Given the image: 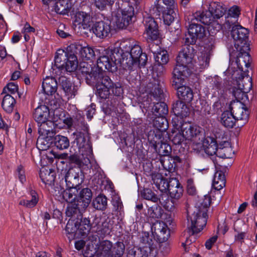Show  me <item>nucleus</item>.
I'll list each match as a JSON object with an SVG mask.
<instances>
[{
	"instance_id": "obj_16",
	"label": "nucleus",
	"mask_w": 257,
	"mask_h": 257,
	"mask_svg": "<svg viewBox=\"0 0 257 257\" xmlns=\"http://www.w3.org/2000/svg\"><path fill=\"white\" fill-rule=\"evenodd\" d=\"M160 134L156 135L155 132L150 133L148 136V140L152 145L154 149L159 154L160 157L168 156L171 153V146L167 143H162Z\"/></svg>"
},
{
	"instance_id": "obj_11",
	"label": "nucleus",
	"mask_w": 257,
	"mask_h": 257,
	"mask_svg": "<svg viewBox=\"0 0 257 257\" xmlns=\"http://www.w3.org/2000/svg\"><path fill=\"white\" fill-rule=\"evenodd\" d=\"M237 54L235 64L241 73L240 77L248 76V69L250 66V56L249 54L250 47L248 46H242L240 50L235 48Z\"/></svg>"
},
{
	"instance_id": "obj_43",
	"label": "nucleus",
	"mask_w": 257,
	"mask_h": 257,
	"mask_svg": "<svg viewBox=\"0 0 257 257\" xmlns=\"http://www.w3.org/2000/svg\"><path fill=\"white\" fill-rule=\"evenodd\" d=\"M80 189V188L76 187H67L61 193V195L63 199L68 203H77V193Z\"/></svg>"
},
{
	"instance_id": "obj_25",
	"label": "nucleus",
	"mask_w": 257,
	"mask_h": 257,
	"mask_svg": "<svg viewBox=\"0 0 257 257\" xmlns=\"http://www.w3.org/2000/svg\"><path fill=\"white\" fill-rule=\"evenodd\" d=\"M86 208L80 203H70L67 207L66 215L70 218L69 220L83 221V212Z\"/></svg>"
},
{
	"instance_id": "obj_10",
	"label": "nucleus",
	"mask_w": 257,
	"mask_h": 257,
	"mask_svg": "<svg viewBox=\"0 0 257 257\" xmlns=\"http://www.w3.org/2000/svg\"><path fill=\"white\" fill-rule=\"evenodd\" d=\"M186 27L188 28V36H186L185 43L194 44L198 39L203 38L206 34V30L204 27L200 24H196L195 20L188 18V22L185 23Z\"/></svg>"
},
{
	"instance_id": "obj_56",
	"label": "nucleus",
	"mask_w": 257,
	"mask_h": 257,
	"mask_svg": "<svg viewBox=\"0 0 257 257\" xmlns=\"http://www.w3.org/2000/svg\"><path fill=\"white\" fill-rule=\"evenodd\" d=\"M53 140L55 146L59 150L67 149L70 145L69 139L65 136L57 135L54 137Z\"/></svg>"
},
{
	"instance_id": "obj_47",
	"label": "nucleus",
	"mask_w": 257,
	"mask_h": 257,
	"mask_svg": "<svg viewBox=\"0 0 257 257\" xmlns=\"http://www.w3.org/2000/svg\"><path fill=\"white\" fill-rule=\"evenodd\" d=\"M40 177L44 183L50 185L53 184L55 181V173L51 169H44L40 170Z\"/></svg>"
},
{
	"instance_id": "obj_60",
	"label": "nucleus",
	"mask_w": 257,
	"mask_h": 257,
	"mask_svg": "<svg viewBox=\"0 0 257 257\" xmlns=\"http://www.w3.org/2000/svg\"><path fill=\"white\" fill-rule=\"evenodd\" d=\"M125 246L122 242H117L112 246L111 250L110 256L121 257L124 253Z\"/></svg>"
},
{
	"instance_id": "obj_23",
	"label": "nucleus",
	"mask_w": 257,
	"mask_h": 257,
	"mask_svg": "<svg viewBox=\"0 0 257 257\" xmlns=\"http://www.w3.org/2000/svg\"><path fill=\"white\" fill-rule=\"evenodd\" d=\"M63 122L67 125L68 128L74 127L76 132L86 131L89 129L87 124L85 122L84 117L80 113L76 114L72 117H67L64 119Z\"/></svg>"
},
{
	"instance_id": "obj_63",
	"label": "nucleus",
	"mask_w": 257,
	"mask_h": 257,
	"mask_svg": "<svg viewBox=\"0 0 257 257\" xmlns=\"http://www.w3.org/2000/svg\"><path fill=\"white\" fill-rule=\"evenodd\" d=\"M141 242L145 244L146 246L144 247H149L153 244V240L152 239V236L150 235L149 232H145L142 233L140 238Z\"/></svg>"
},
{
	"instance_id": "obj_1",
	"label": "nucleus",
	"mask_w": 257,
	"mask_h": 257,
	"mask_svg": "<svg viewBox=\"0 0 257 257\" xmlns=\"http://www.w3.org/2000/svg\"><path fill=\"white\" fill-rule=\"evenodd\" d=\"M211 202L210 195L204 196V198L200 200L197 204L196 211L191 215L188 214V227L185 232L186 241L183 242L184 246L186 244H191L194 242L196 238V234L202 230L207 223V211Z\"/></svg>"
},
{
	"instance_id": "obj_42",
	"label": "nucleus",
	"mask_w": 257,
	"mask_h": 257,
	"mask_svg": "<svg viewBox=\"0 0 257 257\" xmlns=\"http://www.w3.org/2000/svg\"><path fill=\"white\" fill-rule=\"evenodd\" d=\"M209 10L214 19L220 18L226 12V9L223 7L222 4L216 2H212L210 3Z\"/></svg>"
},
{
	"instance_id": "obj_28",
	"label": "nucleus",
	"mask_w": 257,
	"mask_h": 257,
	"mask_svg": "<svg viewBox=\"0 0 257 257\" xmlns=\"http://www.w3.org/2000/svg\"><path fill=\"white\" fill-rule=\"evenodd\" d=\"M38 133L39 135L47 136V138L51 139L56 134L55 123L49 119L42 123L38 124Z\"/></svg>"
},
{
	"instance_id": "obj_31",
	"label": "nucleus",
	"mask_w": 257,
	"mask_h": 257,
	"mask_svg": "<svg viewBox=\"0 0 257 257\" xmlns=\"http://www.w3.org/2000/svg\"><path fill=\"white\" fill-rule=\"evenodd\" d=\"M168 191L171 197L176 199H179L183 193V187L176 178L170 179V186Z\"/></svg>"
},
{
	"instance_id": "obj_50",
	"label": "nucleus",
	"mask_w": 257,
	"mask_h": 257,
	"mask_svg": "<svg viewBox=\"0 0 257 257\" xmlns=\"http://www.w3.org/2000/svg\"><path fill=\"white\" fill-rule=\"evenodd\" d=\"M154 101V106L152 108V112L156 116H164L168 113V109L167 104L160 101Z\"/></svg>"
},
{
	"instance_id": "obj_14",
	"label": "nucleus",
	"mask_w": 257,
	"mask_h": 257,
	"mask_svg": "<svg viewBox=\"0 0 257 257\" xmlns=\"http://www.w3.org/2000/svg\"><path fill=\"white\" fill-rule=\"evenodd\" d=\"M248 29L240 25L236 24L232 26L231 36L234 41L235 48L240 50L242 46H248L249 47V44L248 42Z\"/></svg>"
},
{
	"instance_id": "obj_3",
	"label": "nucleus",
	"mask_w": 257,
	"mask_h": 257,
	"mask_svg": "<svg viewBox=\"0 0 257 257\" xmlns=\"http://www.w3.org/2000/svg\"><path fill=\"white\" fill-rule=\"evenodd\" d=\"M75 44H71L67 48L66 51L58 50L55 56V66L60 70L64 69L67 72H74L78 67L76 56L73 52Z\"/></svg>"
},
{
	"instance_id": "obj_26",
	"label": "nucleus",
	"mask_w": 257,
	"mask_h": 257,
	"mask_svg": "<svg viewBox=\"0 0 257 257\" xmlns=\"http://www.w3.org/2000/svg\"><path fill=\"white\" fill-rule=\"evenodd\" d=\"M90 30L97 38L104 39L110 33V23L104 21L96 22L92 25Z\"/></svg>"
},
{
	"instance_id": "obj_48",
	"label": "nucleus",
	"mask_w": 257,
	"mask_h": 257,
	"mask_svg": "<svg viewBox=\"0 0 257 257\" xmlns=\"http://www.w3.org/2000/svg\"><path fill=\"white\" fill-rule=\"evenodd\" d=\"M209 87L213 95L215 96L221 93L224 87L222 83V79L218 76L214 77L210 81Z\"/></svg>"
},
{
	"instance_id": "obj_30",
	"label": "nucleus",
	"mask_w": 257,
	"mask_h": 257,
	"mask_svg": "<svg viewBox=\"0 0 257 257\" xmlns=\"http://www.w3.org/2000/svg\"><path fill=\"white\" fill-rule=\"evenodd\" d=\"M93 13L91 11L88 12L79 11L75 15V22L81 24L84 29L90 28L93 23Z\"/></svg>"
},
{
	"instance_id": "obj_20",
	"label": "nucleus",
	"mask_w": 257,
	"mask_h": 257,
	"mask_svg": "<svg viewBox=\"0 0 257 257\" xmlns=\"http://www.w3.org/2000/svg\"><path fill=\"white\" fill-rule=\"evenodd\" d=\"M148 41H155L160 38L158 26L155 19L150 16L145 17L143 21Z\"/></svg>"
},
{
	"instance_id": "obj_45",
	"label": "nucleus",
	"mask_w": 257,
	"mask_h": 257,
	"mask_svg": "<svg viewBox=\"0 0 257 257\" xmlns=\"http://www.w3.org/2000/svg\"><path fill=\"white\" fill-rule=\"evenodd\" d=\"M146 215L151 221L154 220L157 221L158 219L162 217L163 213V210L157 204H155L151 206H149Z\"/></svg>"
},
{
	"instance_id": "obj_49",
	"label": "nucleus",
	"mask_w": 257,
	"mask_h": 257,
	"mask_svg": "<svg viewBox=\"0 0 257 257\" xmlns=\"http://www.w3.org/2000/svg\"><path fill=\"white\" fill-rule=\"evenodd\" d=\"M225 175L221 171H217L214 175L212 185L214 189L220 190L225 186Z\"/></svg>"
},
{
	"instance_id": "obj_19",
	"label": "nucleus",
	"mask_w": 257,
	"mask_h": 257,
	"mask_svg": "<svg viewBox=\"0 0 257 257\" xmlns=\"http://www.w3.org/2000/svg\"><path fill=\"white\" fill-rule=\"evenodd\" d=\"M81 169L78 167H71L65 175V181L68 188H80L82 180L80 178Z\"/></svg>"
},
{
	"instance_id": "obj_37",
	"label": "nucleus",
	"mask_w": 257,
	"mask_h": 257,
	"mask_svg": "<svg viewBox=\"0 0 257 257\" xmlns=\"http://www.w3.org/2000/svg\"><path fill=\"white\" fill-rule=\"evenodd\" d=\"M189 17L195 21H200L202 23L207 25H209L211 24L214 19L209 10H208V11H205L202 12L197 11L192 15L189 16Z\"/></svg>"
},
{
	"instance_id": "obj_9",
	"label": "nucleus",
	"mask_w": 257,
	"mask_h": 257,
	"mask_svg": "<svg viewBox=\"0 0 257 257\" xmlns=\"http://www.w3.org/2000/svg\"><path fill=\"white\" fill-rule=\"evenodd\" d=\"M236 87L233 88L232 94L237 100V102L244 103L248 100L247 93L252 87L251 78L248 76L238 77L236 80Z\"/></svg>"
},
{
	"instance_id": "obj_53",
	"label": "nucleus",
	"mask_w": 257,
	"mask_h": 257,
	"mask_svg": "<svg viewBox=\"0 0 257 257\" xmlns=\"http://www.w3.org/2000/svg\"><path fill=\"white\" fill-rule=\"evenodd\" d=\"M16 103L15 99L11 95L6 94L3 99L2 106L3 109L8 113H11Z\"/></svg>"
},
{
	"instance_id": "obj_36",
	"label": "nucleus",
	"mask_w": 257,
	"mask_h": 257,
	"mask_svg": "<svg viewBox=\"0 0 257 257\" xmlns=\"http://www.w3.org/2000/svg\"><path fill=\"white\" fill-rule=\"evenodd\" d=\"M156 8L159 13L163 14L164 23L167 25H170L176 16V14L174 11V9H165V8L161 6L160 4L156 5Z\"/></svg>"
},
{
	"instance_id": "obj_44",
	"label": "nucleus",
	"mask_w": 257,
	"mask_h": 257,
	"mask_svg": "<svg viewBox=\"0 0 257 257\" xmlns=\"http://www.w3.org/2000/svg\"><path fill=\"white\" fill-rule=\"evenodd\" d=\"M214 46L211 44L208 47H205L204 52L198 57V62L201 68H205L209 66L210 56L212 55V49Z\"/></svg>"
},
{
	"instance_id": "obj_35",
	"label": "nucleus",
	"mask_w": 257,
	"mask_h": 257,
	"mask_svg": "<svg viewBox=\"0 0 257 257\" xmlns=\"http://www.w3.org/2000/svg\"><path fill=\"white\" fill-rule=\"evenodd\" d=\"M154 57L156 63L158 65L157 69H159L160 72L158 73L160 75H162L165 69L163 67L164 65H166L169 61V56L166 51H160L157 53L153 52Z\"/></svg>"
},
{
	"instance_id": "obj_54",
	"label": "nucleus",
	"mask_w": 257,
	"mask_h": 257,
	"mask_svg": "<svg viewBox=\"0 0 257 257\" xmlns=\"http://www.w3.org/2000/svg\"><path fill=\"white\" fill-rule=\"evenodd\" d=\"M70 8L69 0H59L55 4V10L57 14L64 15L69 12Z\"/></svg>"
},
{
	"instance_id": "obj_29",
	"label": "nucleus",
	"mask_w": 257,
	"mask_h": 257,
	"mask_svg": "<svg viewBox=\"0 0 257 257\" xmlns=\"http://www.w3.org/2000/svg\"><path fill=\"white\" fill-rule=\"evenodd\" d=\"M141 195L143 198L146 200H151L154 203H157L158 201H160V203L166 209H168L169 208L170 200L168 195L164 196L166 198V200L162 201L163 200V196L162 197V199L159 198L158 196L151 189L149 188H145L141 192Z\"/></svg>"
},
{
	"instance_id": "obj_5",
	"label": "nucleus",
	"mask_w": 257,
	"mask_h": 257,
	"mask_svg": "<svg viewBox=\"0 0 257 257\" xmlns=\"http://www.w3.org/2000/svg\"><path fill=\"white\" fill-rule=\"evenodd\" d=\"M190 45L185 43L177 57V64L172 71V73H175V69H178L179 72L176 73V75H178V74L188 77L191 74L192 71L188 65L192 62L194 56L195 49Z\"/></svg>"
},
{
	"instance_id": "obj_15",
	"label": "nucleus",
	"mask_w": 257,
	"mask_h": 257,
	"mask_svg": "<svg viewBox=\"0 0 257 257\" xmlns=\"http://www.w3.org/2000/svg\"><path fill=\"white\" fill-rule=\"evenodd\" d=\"M96 89V94L101 99H105L108 97L110 93V89L113 86V82L109 76L102 74L94 85Z\"/></svg>"
},
{
	"instance_id": "obj_46",
	"label": "nucleus",
	"mask_w": 257,
	"mask_h": 257,
	"mask_svg": "<svg viewBox=\"0 0 257 257\" xmlns=\"http://www.w3.org/2000/svg\"><path fill=\"white\" fill-rule=\"evenodd\" d=\"M77 50H78L80 53L81 57L85 58L86 60H90L94 58L95 56V52H97V50L95 51L92 49L91 47L86 46L82 47L81 46L74 48V52L77 53Z\"/></svg>"
},
{
	"instance_id": "obj_64",
	"label": "nucleus",
	"mask_w": 257,
	"mask_h": 257,
	"mask_svg": "<svg viewBox=\"0 0 257 257\" xmlns=\"http://www.w3.org/2000/svg\"><path fill=\"white\" fill-rule=\"evenodd\" d=\"M18 90V86L14 82L9 83L3 89L2 94H8L10 92L11 94H15Z\"/></svg>"
},
{
	"instance_id": "obj_57",
	"label": "nucleus",
	"mask_w": 257,
	"mask_h": 257,
	"mask_svg": "<svg viewBox=\"0 0 257 257\" xmlns=\"http://www.w3.org/2000/svg\"><path fill=\"white\" fill-rule=\"evenodd\" d=\"M30 195L31 196V199L21 200L19 202V204L29 208L35 207L39 200L38 194L35 191L32 190L30 191Z\"/></svg>"
},
{
	"instance_id": "obj_39",
	"label": "nucleus",
	"mask_w": 257,
	"mask_h": 257,
	"mask_svg": "<svg viewBox=\"0 0 257 257\" xmlns=\"http://www.w3.org/2000/svg\"><path fill=\"white\" fill-rule=\"evenodd\" d=\"M92 193L91 190L88 188H83L77 193V203L83 205V207H87L91 202Z\"/></svg>"
},
{
	"instance_id": "obj_2",
	"label": "nucleus",
	"mask_w": 257,
	"mask_h": 257,
	"mask_svg": "<svg viewBox=\"0 0 257 257\" xmlns=\"http://www.w3.org/2000/svg\"><path fill=\"white\" fill-rule=\"evenodd\" d=\"M130 51L126 50L125 52L119 49V53L121 54V67L123 69L133 70L138 67H144L147 62L148 57L145 53H143L141 46L138 44L134 45L129 44Z\"/></svg>"
},
{
	"instance_id": "obj_18",
	"label": "nucleus",
	"mask_w": 257,
	"mask_h": 257,
	"mask_svg": "<svg viewBox=\"0 0 257 257\" xmlns=\"http://www.w3.org/2000/svg\"><path fill=\"white\" fill-rule=\"evenodd\" d=\"M201 141L205 152L209 156L216 155L220 158H228L225 153L220 154V152H217L218 149L220 150L219 151H221L223 150L224 147H222L221 144H220L219 147H218L217 142L214 138L207 137L205 138H204Z\"/></svg>"
},
{
	"instance_id": "obj_27",
	"label": "nucleus",
	"mask_w": 257,
	"mask_h": 257,
	"mask_svg": "<svg viewBox=\"0 0 257 257\" xmlns=\"http://www.w3.org/2000/svg\"><path fill=\"white\" fill-rule=\"evenodd\" d=\"M230 110L237 120H242L245 123L248 119L249 111L243 102H236L230 107Z\"/></svg>"
},
{
	"instance_id": "obj_24",
	"label": "nucleus",
	"mask_w": 257,
	"mask_h": 257,
	"mask_svg": "<svg viewBox=\"0 0 257 257\" xmlns=\"http://www.w3.org/2000/svg\"><path fill=\"white\" fill-rule=\"evenodd\" d=\"M151 229L154 237L160 242L166 241L170 236V231L166 224L162 221H157L153 223Z\"/></svg>"
},
{
	"instance_id": "obj_61",
	"label": "nucleus",
	"mask_w": 257,
	"mask_h": 257,
	"mask_svg": "<svg viewBox=\"0 0 257 257\" xmlns=\"http://www.w3.org/2000/svg\"><path fill=\"white\" fill-rule=\"evenodd\" d=\"M122 103L119 99L118 97L117 96H113L110 101V106H111V109L112 111L117 113L122 112Z\"/></svg>"
},
{
	"instance_id": "obj_6",
	"label": "nucleus",
	"mask_w": 257,
	"mask_h": 257,
	"mask_svg": "<svg viewBox=\"0 0 257 257\" xmlns=\"http://www.w3.org/2000/svg\"><path fill=\"white\" fill-rule=\"evenodd\" d=\"M177 118H173V123L176 129H180L185 140L192 141L197 142L202 141L204 138V133L203 129L197 125H194L190 123H182V120H178L177 123L176 119Z\"/></svg>"
},
{
	"instance_id": "obj_13",
	"label": "nucleus",
	"mask_w": 257,
	"mask_h": 257,
	"mask_svg": "<svg viewBox=\"0 0 257 257\" xmlns=\"http://www.w3.org/2000/svg\"><path fill=\"white\" fill-rule=\"evenodd\" d=\"M88 224V218H84L83 221L69 220L65 227V231L69 235L68 238H73L78 230L82 235L88 233L89 228Z\"/></svg>"
},
{
	"instance_id": "obj_4",
	"label": "nucleus",
	"mask_w": 257,
	"mask_h": 257,
	"mask_svg": "<svg viewBox=\"0 0 257 257\" xmlns=\"http://www.w3.org/2000/svg\"><path fill=\"white\" fill-rule=\"evenodd\" d=\"M121 56L118 48H115L113 50H104L97 61L96 67L98 68V71H101V73L103 75H105V70L112 72L116 71L117 65L121 66Z\"/></svg>"
},
{
	"instance_id": "obj_7",
	"label": "nucleus",
	"mask_w": 257,
	"mask_h": 257,
	"mask_svg": "<svg viewBox=\"0 0 257 257\" xmlns=\"http://www.w3.org/2000/svg\"><path fill=\"white\" fill-rule=\"evenodd\" d=\"M178 72V69H175V73H172V77L171 80L172 85L177 90V95L179 100H183L185 102L189 103L193 99V91L190 87L183 85L185 77L178 74V75H176V73Z\"/></svg>"
},
{
	"instance_id": "obj_38",
	"label": "nucleus",
	"mask_w": 257,
	"mask_h": 257,
	"mask_svg": "<svg viewBox=\"0 0 257 257\" xmlns=\"http://www.w3.org/2000/svg\"><path fill=\"white\" fill-rule=\"evenodd\" d=\"M158 80H154V86L152 88V94H151V98L152 101H160L163 97V91L162 89V85L160 82L162 80V75L158 74Z\"/></svg>"
},
{
	"instance_id": "obj_32",
	"label": "nucleus",
	"mask_w": 257,
	"mask_h": 257,
	"mask_svg": "<svg viewBox=\"0 0 257 257\" xmlns=\"http://www.w3.org/2000/svg\"><path fill=\"white\" fill-rule=\"evenodd\" d=\"M50 112L48 107L45 105L38 106L33 112V118L37 124L42 123L49 119Z\"/></svg>"
},
{
	"instance_id": "obj_59",
	"label": "nucleus",
	"mask_w": 257,
	"mask_h": 257,
	"mask_svg": "<svg viewBox=\"0 0 257 257\" xmlns=\"http://www.w3.org/2000/svg\"><path fill=\"white\" fill-rule=\"evenodd\" d=\"M47 138V136L39 135L37 141V145L39 149L46 150L50 147L53 142V138H51V139Z\"/></svg>"
},
{
	"instance_id": "obj_8",
	"label": "nucleus",
	"mask_w": 257,
	"mask_h": 257,
	"mask_svg": "<svg viewBox=\"0 0 257 257\" xmlns=\"http://www.w3.org/2000/svg\"><path fill=\"white\" fill-rule=\"evenodd\" d=\"M89 135V129L86 131H80L73 133V144H76L82 156H88L92 155V147Z\"/></svg>"
},
{
	"instance_id": "obj_40",
	"label": "nucleus",
	"mask_w": 257,
	"mask_h": 257,
	"mask_svg": "<svg viewBox=\"0 0 257 257\" xmlns=\"http://www.w3.org/2000/svg\"><path fill=\"white\" fill-rule=\"evenodd\" d=\"M151 250L149 247H130L127 249L126 255L124 257H149Z\"/></svg>"
},
{
	"instance_id": "obj_34",
	"label": "nucleus",
	"mask_w": 257,
	"mask_h": 257,
	"mask_svg": "<svg viewBox=\"0 0 257 257\" xmlns=\"http://www.w3.org/2000/svg\"><path fill=\"white\" fill-rule=\"evenodd\" d=\"M182 100H177L173 104L172 110L176 117H179L181 120L186 117L190 113L189 108Z\"/></svg>"
},
{
	"instance_id": "obj_51",
	"label": "nucleus",
	"mask_w": 257,
	"mask_h": 257,
	"mask_svg": "<svg viewBox=\"0 0 257 257\" xmlns=\"http://www.w3.org/2000/svg\"><path fill=\"white\" fill-rule=\"evenodd\" d=\"M155 163L158 164V165L157 164V166H158L159 170L163 169L171 172L173 171L175 168V165L174 164V162H173L171 161V159L169 157L167 159H165L164 157H160L158 160L155 161Z\"/></svg>"
},
{
	"instance_id": "obj_12",
	"label": "nucleus",
	"mask_w": 257,
	"mask_h": 257,
	"mask_svg": "<svg viewBox=\"0 0 257 257\" xmlns=\"http://www.w3.org/2000/svg\"><path fill=\"white\" fill-rule=\"evenodd\" d=\"M89 228L92 231L96 232L100 235H106L109 234L112 228V224L111 219L108 218H102L100 216H94L92 221L89 219Z\"/></svg>"
},
{
	"instance_id": "obj_52",
	"label": "nucleus",
	"mask_w": 257,
	"mask_h": 257,
	"mask_svg": "<svg viewBox=\"0 0 257 257\" xmlns=\"http://www.w3.org/2000/svg\"><path fill=\"white\" fill-rule=\"evenodd\" d=\"M236 120H237L231 110L230 112L224 111L222 114L221 123L226 127L232 128Z\"/></svg>"
},
{
	"instance_id": "obj_33",
	"label": "nucleus",
	"mask_w": 257,
	"mask_h": 257,
	"mask_svg": "<svg viewBox=\"0 0 257 257\" xmlns=\"http://www.w3.org/2000/svg\"><path fill=\"white\" fill-rule=\"evenodd\" d=\"M42 85L44 93L51 95L56 92L59 82L53 77H47L43 80Z\"/></svg>"
},
{
	"instance_id": "obj_55",
	"label": "nucleus",
	"mask_w": 257,
	"mask_h": 257,
	"mask_svg": "<svg viewBox=\"0 0 257 257\" xmlns=\"http://www.w3.org/2000/svg\"><path fill=\"white\" fill-rule=\"evenodd\" d=\"M92 205L97 210H104L107 206V198L103 194L99 195L93 200Z\"/></svg>"
},
{
	"instance_id": "obj_62",
	"label": "nucleus",
	"mask_w": 257,
	"mask_h": 257,
	"mask_svg": "<svg viewBox=\"0 0 257 257\" xmlns=\"http://www.w3.org/2000/svg\"><path fill=\"white\" fill-rule=\"evenodd\" d=\"M115 0H94V6L99 10L103 11L107 7H111Z\"/></svg>"
},
{
	"instance_id": "obj_21",
	"label": "nucleus",
	"mask_w": 257,
	"mask_h": 257,
	"mask_svg": "<svg viewBox=\"0 0 257 257\" xmlns=\"http://www.w3.org/2000/svg\"><path fill=\"white\" fill-rule=\"evenodd\" d=\"M81 72L86 74V81L90 85H93L94 82L103 74L98 71V68L95 65H91L83 62L81 64Z\"/></svg>"
},
{
	"instance_id": "obj_41",
	"label": "nucleus",
	"mask_w": 257,
	"mask_h": 257,
	"mask_svg": "<svg viewBox=\"0 0 257 257\" xmlns=\"http://www.w3.org/2000/svg\"><path fill=\"white\" fill-rule=\"evenodd\" d=\"M112 247V243L108 240L100 242L96 251V257H110Z\"/></svg>"
},
{
	"instance_id": "obj_58",
	"label": "nucleus",
	"mask_w": 257,
	"mask_h": 257,
	"mask_svg": "<svg viewBox=\"0 0 257 257\" xmlns=\"http://www.w3.org/2000/svg\"><path fill=\"white\" fill-rule=\"evenodd\" d=\"M154 126L160 132L166 131L168 127L167 119L164 116H157L153 121Z\"/></svg>"
},
{
	"instance_id": "obj_22",
	"label": "nucleus",
	"mask_w": 257,
	"mask_h": 257,
	"mask_svg": "<svg viewBox=\"0 0 257 257\" xmlns=\"http://www.w3.org/2000/svg\"><path fill=\"white\" fill-rule=\"evenodd\" d=\"M59 88L63 91L68 99L75 97L77 92V87L72 82L70 79L64 76L59 78Z\"/></svg>"
},
{
	"instance_id": "obj_17",
	"label": "nucleus",
	"mask_w": 257,
	"mask_h": 257,
	"mask_svg": "<svg viewBox=\"0 0 257 257\" xmlns=\"http://www.w3.org/2000/svg\"><path fill=\"white\" fill-rule=\"evenodd\" d=\"M134 15L133 7L128 6L121 10L120 13L118 12L115 16L114 20L117 28L121 29L126 28L132 22Z\"/></svg>"
}]
</instances>
